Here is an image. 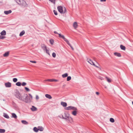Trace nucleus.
Listing matches in <instances>:
<instances>
[{"mask_svg":"<svg viewBox=\"0 0 133 133\" xmlns=\"http://www.w3.org/2000/svg\"><path fill=\"white\" fill-rule=\"evenodd\" d=\"M15 95L16 97L19 100L24 101L23 96H22L19 91L17 90L15 92Z\"/></svg>","mask_w":133,"mask_h":133,"instance_id":"1","label":"nucleus"},{"mask_svg":"<svg viewBox=\"0 0 133 133\" xmlns=\"http://www.w3.org/2000/svg\"><path fill=\"white\" fill-rule=\"evenodd\" d=\"M57 9L58 11L61 14L65 13L66 12V10L65 7L63 8L61 6L57 7Z\"/></svg>","mask_w":133,"mask_h":133,"instance_id":"2","label":"nucleus"},{"mask_svg":"<svg viewBox=\"0 0 133 133\" xmlns=\"http://www.w3.org/2000/svg\"><path fill=\"white\" fill-rule=\"evenodd\" d=\"M18 4L23 6H25L26 5V2L24 0H15Z\"/></svg>","mask_w":133,"mask_h":133,"instance_id":"3","label":"nucleus"},{"mask_svg":"<svg viewBox=\"0 0 133 133\" xmlns=\"http://www.w3.org/2000/svg\"><path fill=\"white\" fill-rule=\"evenodd\" d=\"M24 96H25V98H24L23 97V99H24V101H25L26 103H29L31 102L30 99V98L28 97L27 94H24Z\"/></svg>","mask_w":133,"mask_h":133,"instance_id":"4","label":"nucleus"},{"mask_svg":"<svg viewBox=\"0 0 133 133\" xmlns=\"http://www.w3.org/2000/svg\"><path fill=\"white\" fill-rule=\"evenodd\" d=\"M64 114L65 119L66 120V121L67 122H69L71 120H72V118L69 116L68 114H66L65 113Z\"/></svg>","mask_w":133,"mask_h":133,"instance_id":"5","label":"nucleus"},{"mask_svg":"<svg viewBox=\"0 0 133 133\" xmlns=\"http://www.w3.org/2000/svg\"><path fill=\"white\" fill-rule=\"evenodd\" d=\"M65 109L66 110H77V109L76 108L71 106H70L68 107L65 108Z\"/></svg>","mask_w":133,"mask_h":133,"instance_id":"6","label":"nucleus"},{"mask_svg":"<svg viewBox=\"0 0 133 133\" xmlns=\"http://www.w3.org/2000/svg\"><path fill=\"white\" fill-rule=\"evenodd\" d=\"M59 38L63 39L67 43H68V42H69V41L65 38L64 36L61 35V34H59Z\"/></svg>","mask_w":133,"mask_h":133,"instance_id":"7","label":"nucleus"},{"mask_svg":"<svg viewBox=\"0 0 133 133\" xmlns=\"http://www.w3.org/2000/svg\"><path fill=\"white\" fill-rule=\"evenodd\" d=\"M87 61L88 62L90 63V64L92 65H94V66H96V67H98L95 65L93 62L91 60L89 59H87Z\"/></svg>","mask_w":133,"mask_h":133,"instance_id":"8","label":"nucleus"},{"mask_svg":"<svg viewBox=\"0 0 133 133\" xmlns=\"http://www.w3.org/2000/svg\"><path fill=\"white\" fill-rule=\"evenodd\" d=\"M5 85L6 87L10 88L11 87V83L9 82L5 83Z\"/></svg>","mask_w":133,"mask_h":133,"instance_id":"9","label":"nucleus"},{"mask_svg":"<svg viewBox=\"0 0 133 133\" xmlns=\"http://www.w3.org/2000/svg\"><path fill=\"white\" fill-rule=\"evenodd\" d=\"M73 27L74 28V29H76V28H77V26H78L77 22H74L73 23Z\"/></svg>","mask_w":133,"mask_h":133,"instance_id":"10","label":"nucleus"},{"mask_svg":"<svg viewBox=\"0 0 133 133\" xmlns=\"http://www.w3.org/2000/svg\"><path fill=\"white\" fill-rule=\"evenodd\" d=\"M11 10H10L8 11H4V13L6 15H8L9 14H10L11 13Z\"/></svg>","mask_w":133,"mask_h":133,"instance_id":"11","label":"nucleus"},{"mask_svg":"<svg viewBox=\"0 0 133 133\" xmlns=\"http://www.w3.org/2000/svg\"><path fill=\"white\" fill-rule=\"evenodd\" d=\"M31 109L32 111H35L37 110V108L34 106H32V107L30 108Z\"/></svg>","mask_w":133,"mask_h":133,"instance_id":"12","label":"nucleus"},{"mask_svg":"<svg viewBox=\"0 0 133 133\" xmlns=\"http://www.w3.org/2000/svg\"><path fill=\"white\" fill-rule=\"evenodd\" d=\"M114 54L115 55L117 56L118 57H121V54L119 53L116 52L114 53Z\"/></svg>","mask_w":133,"mask_h":133,"instance_id":"13","label":"nucleus"},{"mask_svg":"<svg viewBox=\"0 0 133 133\" xmlns=\"http://www.w3.org/2000/svg\"><path fill=\"white\" fill-rule=\"evenodd\" d=\"M45 96L46 97L49 98V99H51L52 98V97L50 95L48 94H45Z\"/></svg>","mask_w":133,"mask_h":133,"instance_id":"14","label":"nucleus"},{"mask_svg":"<svg viewBox=\"0 0 133 133\" xmlns=\"http://www.w3.org/2000/svg\"><path fill=\"white\" fill-rule=\"evenodd\" d=\"M61 104L64 107H66L67 105V103L66 102H61Z\"/></svg>","mask_w":133,"mask_h":133,"instance_id":"15","label":"nucleus"},{"mask_svg":"<svg viewBox=\"0 0 133 133\" xmlns=\"http://www.w3.org/2000/svg\"><path fill=\"white\" fill-rule=\"evenodd\" d=\"M3 116L4 117L7 118L8 119L9 118V117L8 115L4 113L3 114Z\"/></svg>","mask_w":133,"mask_h":133,"instance_id":"16","label":"nucleus"},{"mask_svg":"<svg viewBox=\"0 0 133 133\" xmlns=\"http://www.w3.org/2000/svg\"><path fill=\"white\" fill-rule=\"evenodd\" d=\"M2 35H6V32L4 30H3L0 33Z\"/></svg>","mask_w":133,"mask_h":133,"instance_id":"17","label":"nucleus"},{"mask_svg":"<svg viewBox=\"0 0 133 133\" xmlns=\"http://www.w3.org/2000/svg\"><path fill=\"white\" fill-rule=\"evenodd\" d=\"M11 114L12 117L14 118H17V116L15 113H12Z\"/></svg>","mask_w":133,"mask_h":133,"instance_id":"18","label":"nucleus"},{"mask_svg":"<svg viewBox=\"0 0 133 133\" xmlns=\"http://www.w3.org/2000/svg\"><path fill=\"white\" fill-rule=\"evenodd\" d=\"M9 54V52H7L5 53L3 55V56L4 57H6L8 56Z\"/></svg>","mask_w":133,"mask_h":133,"instance_id":"19","label":"nucleus"},{"mask_svg":"<svg viewBox=\"0 0 133 133\" xmlns=\"http://www.w3.org/2000/svg\"><path fill=\"white\" fill-rule=\"evenodd\" d=\"M21 122L23 124H24L27 125L28 124V122L25 120H22L21 121Z\"/></svg>","mask_w":133,"mask_h":133,"instance_id":"20","label":"nucleus"},{"mask_svg":"<svg viewBox=\"0 0 133 133\" xmlns=\"http://www.w3.org/2000/svg\"><path fill=\"white\" fill-rule=\"evenodd\" d=\"M120 47L121 49L124 50H125V47L123 45H121Z\"/></svg>","mask_w":133,"mask_h":133,"instance_id":"21","label":"nucleus"},{"mask_svg":"<svg viewBox=\"0 0 133 133\" xmlns=\"http://www.w3.org/2000/svg\"><path fill=\"white\" fill-rule=\"evenodd\" d=\"M38 128L39 130L40 131H43L44 128L42 127H38Z\"/></svg>","mask_w":133,"mask_h":133,"instance_id":"22","label":"nucleus"},{"mask_svg":"<svg viewBox=\"0 0 133 133\" xmlns=\"http://www.w3.org/2000/svg\"><path fill=\"white\" fill-rule=\"evenodd\" d=\"M25 32L23 30L19 34V36H22L24 34Z\"/></svg>","mask_w":133,"mask_h":133,"instance_id":"23","label":"nucleus"},{"mask_svg":"<svg viewBox=\"0 0 133 133\" xmlns=\"http://www.w3.org/2000/svg\"><path fill=\"white\" fill-rule=\"evenodd\" d=\"M68 76V74L65 73L62 75V76L63 78H65L67 77Z\"/></svg>","mask_w":133,"mask_h":133,"instance_id":"24","label":"nucleus"},{"mask_svg":"<svg viewBox=\"0 0 133 133\" xmlns=\"http://www.w3.org/2000/svg\"><path fill=\"white\" fill-rule=\"evenodd\" d=\"M33 130L34 131L36 132H37L39 130V129L38 128L36 127H35L33 129Z\"/></svg>","mask_w":133,"mask_h":133,"instance_id":"25","label":"nucleus"},{"mask_svg":"<svg viewBox=\"0 0 133 133\" xmlns=\"http://www.w3.org/2000/svg\"><path fill=\"white\" fill-rule=\"evenodd\" d=\"M77 113V110H74L72 112V114L74 116H76Z\"/></svg>","mask_w":133,"mask_h":133,"instance_id":"26","label":"nucleus"},{"mask_svg":"<svg viewBox=\"0 0 133 133\" xmlns=\"http://www.w3.org/2000/svg\"><path fill=\"white\" fill-rule=\"evenodd\" d=\"M42 48L45 51L47 49V47L45 45H44L43 46H42Z\"/></svg>","mask_w":133,"mask_h":133,"instance_id":"27","label":"nucleus"},{"mask_svg":"<svg viewBox=\"0 0 133 133\" xmlns=\"http://www.w3.org/2000/svg\"><path fill=\"white\" fill-rule=\"evenodd\" d=\"M16 85L18 86H20L21 85V83L20 82H18L16 84Z\"/></svg>","mask_w":133,"mask_h":133,"instance_id":"28","label":"nucleus"},{"mask_svg":"<svg viewBox=\"0 0 133 133\" xmlns=\"http://www.w3.org/2000/svg\"><path fill=\"white\" fill-rule=\"evenodd\" d=\"M5 132V130L4 129H0V133H4Z\"/></svg>","mask_w":133,"mask_h":133,"instance_id":"29","label":"nucleus"},{"mask_svg":"<svg viewBox=\"0 0 133 133\" xmlns=\"http://www.w3.org/2000/svg\"><path fill=\"white\" fill-rule=\"evenodd\" d=\"M105 78H106V79H107V81L108 82L110 83L111 82V80L108 77H106Z\"/></svg>","mask_w":133,"mask_h":133,"instance_id":"30","label":"nucleus"},{"mask_svg":"<svg viewBox=\"0 0 133 133\" xmlns=\"http://www.w3.org/2000/svg\"><path fill=\"white\" fill-rule=\"evenodd\" d=\"M45 81H49V82H53L54 81L53 79H49L45 80Z\"/></svg>","mask_w":133,"mask_h":133,"instance_id":"31","label":"nucleus"},{"mask_svg":"<svg viewBox=\"0 0 133 133\" xmlns=\"http://www.w3.org/2000/svg\"><path fill=\"white\" fill-rule=\"evenodd\" d=\"M110 121L112 123H114L115 121L114 119L112 118H110Z\"/></svg>","mask_w":133,"mask_h":133,"instance_id":"32","label":"nucleus"},{"mask_svg":"<svg viewBox=\"0 0 133 133\" xmlns=\"http://www.w3.org/2000/svg\"><path fill=\"white\" fill-rule=\"evenodd\" d=\"M50 44L52 45L54 43V41L53 39H51L50 40Z\"/></svg>","mask_w":133,"mask_h":133,"instance_id":"33","label":"nucleus"},{"mask_svg":"<svg viewBox=\"0 0 133 133\" xmlns=\"http://www.w3.org/2000/svg\"><path fill=\"white\" fill-rule=\"evenodd\" d=\"M67 44L71 48V49L72 50H74V48L72 47V46L71 45V44L69 43V42H68V43H67Z\"/></svg>","mask_w":133,"mask_h":133,"instance_id":"34","label":"nucleus"},{"mask_svg":"<svg viewBox=\"0 0 133 133\" xmlns=\"http://www.w3.org/2000/svg\"><path fill=\"white\" fill-rule=\"evenodd\" d=\"M71 79V77L70 76H68L67 78V81H69Z\"/></svg>","mask_w":133,"mask_h":133,"instance_id":"35","label":"nucleus"},{"mask_svg":"<svg viewBox=\"0 0 133 133\" xmlns=\"http://www.w3.org/2000/svg\"><path fill=\"white\" fill-rule=\"evenodd\" d=\"M17 80V79L16 78H14L13 79V81L14 82H16Z\"/></svg>","mask_w":133,"mask_h":133,"instance_id":"36","label":"nucleus"},{"mask_svg":"<svg viewBox=\"0 0 133 133\" xmlns=\"http://www.w3.org/2000/svg\"><path fill=\"white\" fill-rule=\"evenodd\" d=\"M29 95L30 97V98H29L30 99V100L31 101L32 100V98H33L32 96L30 94H29Z\"/></svg>","mask_w":133,"mask_h":133,"instance_id":"37","label":"nucleus"},{"mask_svg":"<svg viewBox=\"0 0 133 133\" xmlns=\"http://www.w3.org/2000/svg\"><path fill=\"white\" fill-rule=\"evenodd\" d=\"M5 38V37L4 36H2L1 35L0 36V39H3L4 38Z\"/></svg>","mask_w":133,"mask_h":133,"instance_id":"38","label":"nucleus"},{"mask_svg":"<svg viewBox=\"0 0 133 133\" xmlns=\"http://www.w3.org/2000/svg\"><path fill=\"white\" fill-rule=\"evenodd\" d=\"M24 88L25 90L27 91H30V90L27 87H25Z\"/></svg>","mask_w":133,"mask_h":133,"instance_id":"39","label":"nucleus"},{"mask_svg":"<svg viewBox=\"0 0 133 133\" xmlns=\"http://www.w3.org/2000/svg\"><path fill=\"white\" fill-rule=\"evenodd\" d=\"M52 56L53 57H56V54L55 53L53 52L52 54Z\"/></svg>","mask_w":133,"mask_h":133,"instance_id":"40","label":"nucleus"},{"mask_svg":"<svg viewBox=\"0 0 133 133\" xmlns=\"http://www.w3.org/2000/svg\"><path fill=\"white\" fill-rule=\"evenodd\" d=\"M56 0H49V1L51 2L54 4L55 3V1Z\"/></svg>","mask_w":133,"mask_h":133,"instance_id":"41","label":"nucleus"},{"mask_svg":"<svg viewBox=\"0 0 133 133\" xmlns=\"http://www.w3.org/2000/svg\"><path fill=\"white\" fill-rule=\"evenodd\" d=\"M46 53L48 54V55H50V54L49 52V50H48L47 49H46Z\"/></svg>","mask_w":133,"mask_h":133,"instance_id":"42","label":"nucleus"},{"mask_svg":"<svg viewBox=\"0 0 133 133\" xmlns=\"http://www.w3.org/2000/svg\"><path fill=\"white\" fill-rule=\"evenodd\" d=\"M53 11H54V14L55 15H57V11H56L54 10Z\"/></svg>","mask_w":133,"mask_h":133,"instance_id":"43","label":"nucleus"},{"mask_svg":"<svg viewBox=\"0 0 133 133\" xmlns=\"http://www.w3.org/2000/svg\"><path fill=\"white\" fill-rule=\"evenodd\" d=\"M26 83L25 82H23L22 83V86H24L26 85Z\"/></svg>","mask_w":133,"mask_h":133,"instance_id":"44","label":"nucleus"},{"mask_svg":"<svg viewBox=\"0 0 133 133\" xmlns=\"http://www.w3.org/2000/svg\"><path fill=\"white\" fill-rule=\"evenodd\" d=\"M30 62L31 63H36V61H30Z\"/></svg>","mask_w":133,"mask_h":133,"instance_id":"45","label":"nucleus"},{"mask_svg":"<svg viewBox=\"0 0 133 133\" xmlns=\"http://www.w3.org/2000/svg\"><path fill=\"white\" fill-rule=\"evenodd\" d=\"M36 99H39V97L37 95H36Z\"/></svg>","mask_w":133,"mask_h":133,"instance_id":"46","label":"nucleus"},{"mask_svg":"<svg viewBox=\"0 0 133 133\" xmlns=\"http://www.w3.org/2000/svg\"><path fill=\"white\" fill-rule=\"evenodd\" d=\"M54 33L55 34H58L59 35V34H59L56 31H54Z\"/></svg>","mask_w":133,"mask_h":133,"instance_id":"47","label":"nucleus"},{"mask_svg":"<svg viewBox=\"0 0 133 133\" xmlns=\"http://www.w3.org/2000/svg\"><path fill=\"white\" fill-rule=\"evenodd\" d=\"M99 78L101 80H102L103 79V78L101 77H100Z\"/></svg>","mask_w":133,"mask_h":133,"instance_id":"48","label":"nucleus"},{"mask_svg":"<svg viewBox=\"0 0 133 133\" xmlns=\"http://www.w3.org/2000/svg\"><path fill=\"white\" fill-rule=\"evenodd\" d=\"M106 0H100V1L102 2H105Z\"/></svg>","mask_w":133,"mask_h":133,"instance_id":"49","label":"nucleus"},{"mask_svg":"<svg viewBox=\"0 0 133 133\" xmlns=\"http://www.w3.org/2000/svg\"><path fill=\"white\" fill-rule=\"evenodd\" d=\"M96 94L97 95H98L99 94V93L98 92H96Z\"/></svg>","mask_w":133,"mask_h":133,"instance_id":"50","label":"nucleus"},{"mask_svg":"<svg viewBox=\"0 0 133 133\" xmlns=\"http://www.w3.org/2000/svg\"><path fill=\"white\" fill-rule=\"evenodd\" d=\"M62 118L63 119H65L64 116H63V115H62Z\"/></svg>","mask_w":133,"mask_h":133,"instance_id":"51","label":"nucleus"},{"mask_svg":"<svg viewBox=\"0 0 133 133\" xmlns=\"http://www.w3.org/2000/svg\"><path fill=\"white\" fill-rule=\"evenodd\" d=\"M53 79L54 80V81H57V80L54 79Z\"/></svg>","mask_w":133,"mask_h":133,"instance_id":"52","label":"nucleus"}]
</instances>
